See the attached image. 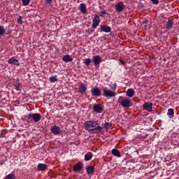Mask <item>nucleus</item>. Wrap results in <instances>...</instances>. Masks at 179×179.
<instances>
[{
  "label": "nucleus",
  "mask_w": 179,
  "mask_h": 179,
  "mask_svg": "<svg viewBox=\"0 0 179 179\" xmlns=\"http://www.w3.org/2000/svg\"><path fill=\"white\" fill-rule=\"evenodd\" d=\"M85 129L92 134H100L103 127L99 126L97 121L89 120L84 123Z\"/></svg>",
  "instance_id": "1"
},
{
  "label": "nucleus",
  "mask_w": 179,
  "mask_h": 179,
  "mask_svg": "<svg viewBox=\"0 0 179 179\" xmlns=\"http://www.w3.org/2000/svg\"><path fill=\"white\" fill-rule=\"evenodd\" d=\"M25 117L27 118V122L28 124H31L33 122L34 123H38L41 121V114L36 113H29Z\"/></svg>",
  "instance_id": "2"
},
{
  "label": "nucleus",
  "mask_w": 179,
  "mask_h": 179,
  "mask_svg": "<svg viewBox=\"0 0 179 179\" xmlns=\"http://www.w3.org/2000/svg\"><path fill=\"white\" fill-rule=\"evenodd\" d=\"M118 102L123 108H129L132 106V103L131 102L129 98L120 96L118 98Z\"/></svg>",
  "instance_id": "3"
},
{
  "label": "nucleus",
  "mask_w": 179,
  "mask_h": 179,
  "mask_svg": "<svg viewBox=\"0 0 179 179\" xmlns=\"http://www.w3.org/2000/svg\"><path fill=\"white\" fill-rule=\"evenodd\" d=\"M92 109L96 114H101L104 111V106L102 104L94 103Z\"/></svg>",
  "instance_id": "4"
},
{
  "label": "nucleus",
  "mask_w": 179,
  "mask_h": 179,
  "mask_svg": "<svg viewBox=\"0 0 179 179\" xmlns=\"http://www.w3.org/2000/svg\"><path fill=\"white\" fill-rule=\"evenodd\" d=\"M103 96L105 97H115V92L111 91L110 90L106 89V87L103 88Z\"/></svg>",
  "instance_id": "5"
},
{
  "label": "nucleus",
  "mask_w": 179,
  "mask_h": 179,
  "mask_svg": "<svg viewBox=\"0 0 179 179\" xmlns=\"http://www.w3.org/2000/svg\"><path fill=\"white\" fill-rule=\"evenodd\" d=\"M50 131L55 136H58L62 133L60 127L56 125L51 127Z\"/></svg>",
  "instance_id": "6"
},
{
  "label": "nucleus",
  "mask_w": 179,
  "mask_h": 179,
  "mask_svg": "<svg viewBox=\"0 0 179 179\" xmlns=\"http://www.w3.org/2000/svg\"><path fill=\"white\" fill-rule=\"evenodd\" d=\"M83 169V164L81 162H78L73 166V171L75 173H80Z\"/></svg>",
  "instance_id": "7"
},
{
  "label": "nucleus",
  "mask_w": 179,
  "mask_h": 179,
  "mask_svg": "<svg viewBox=\"0 0 179 179\" xmlns=\"http://www.w3.org/2000/svg\"><path fill=\"white\" fill-rule=\"evenodd\" d=\"M92 27L94 29H96V27H98V25L99 24V23L101 22L99 16L98 15H96L94 18L92 19Z\"/></svg>",
  "instance_id": "8"
},
{
  "label": "nucleus",
  "mask_w": 179,
  "mask_h": 179,
  "mask_svg": "<svg viewBox=\"0 0 179 179\" xmlns=\"http://www.w3.org/2000/svg\"><path fill=\"white\" fill-rule=\"evenodd\" d=\"M9 65H15V66H20V63L15 57H12L8 60Z\"/></svg>",
  "instance_id": "9"
},
{
  "label": "nucleus",
  "mask_w": 179,
  "mask_h": 179,
  "mask_svg": "<svg viewBox=\"0 0 179 179\" xmlns=\"http://www.w3.org/2000/svg\"><path fill=\"white\" fill-rule=\"evenodd\" d=\"M125 6L122 1L116 3L115 6V9L117 13H121L124 10Z\"/></svg>",
  "instance_id": "10"
},
{
  "label": "nucleus",
  "mask_w": 179,
  "mask_h": 179,
  "mask_svg": "<svg viewBox=\"0 0 179 179\" xmlns=\"http://www.w3.org/2000/svg\"><path fill=\"white\" fill-rule=\"evenodd\" d=\"M91 93L92 96H94V97H99L101 94V90L98 87L92 88L91 90Z\"/></svg>",
  "instance_id": "11"
},
{
  "label": "nucleus",
  "mask_w": 179,
  "mask_h": 179,
  "mask_svg": "<svg viewBox=\"0 0 179 179\" xmlns=\"http://www.w3.org/2000/svg\"><path fill=\"white\" fill-rule=\"evenodd\" d=\"M152 106L153 104L152 103H148V102H145L143 105V110H146L149 113H151L152 111Z\"/></svg>",
  "instance_id": "12"
},
{
  "label": "nucleus",
  "mask_w": 179,
  "mask_h": 179,
  "mask_svg": "<svg viewBox=\"0 0 179 179\" xmlns=\"http://www.w3.org/2000/svg\"><path fill=\"white\" fill-rule=\"evenodd\" d=\"M87 90V85L81 83L78 87V90L80 94H85V93H86Z\"/></svg>",
  "instance_id": "13"
},
{
  "label": "nucleus",
  "mask_w": 179,
  "mask_h": 179,
  "mask_svg": "<svg viewBox=\"0 0 179 179\" xmlns=\"http://www.w3.org/2000/svg\"><path fill=\"white\" fill-rule=\"evenodd\" d=\"M101 62H102V60L99 55L93 56V63L94 66H98Z\"/></svg>",
  "instance_id": "14"
},
{
  "label": "nucleus",
  "mask_w": 179,
  "mask_h": 179,
  "mask_svg": "<svg viewBox=\"0 0 179 179\" xmlns=\"http://www.w3.org/2000/svg\"><path fill=\"white\" fill-rule=\"evenodd\" d=\"M86 171L88 176L94 175V166H86Z\"/></svg>",
  "instance_id": "15"
},
{
  "label": "nucleus",
  "mask_w": 179,
  "mask_h": 179,
  "mask_svg": "<svg viewBox=\"0 0 179 179\" xmlns=\"http://www.w3.org/2000/svg\"><path fill=\"white\" fill-rule=\"evenodd\" d=\"M20 86H22L20 80L19 78H17V80L14 83V87L15 90H17V92L22 90V89H20Z\"/></svg>",
  "instance_id": "16"
},
{
  "label": "nucleus",
  "mask_w": 179,
  "mask_h": 179,
  "mask_svg": "<svg viewBox=\"0 0 179 179\" xmlns=\"http://www.w3.org/2000/svg\"><path fill=\"white\" fill-rule=\"evenodd\" d=\"M79 10L83 15H85L87 13L86 5L83 3H80Z\"/></svg>",
  "instance_id": "17"
},
{
  "label": "nucleus",
  "mask_w": 179,
  "mask_h": 179,
  "mask_svg": "<svg viewBox=\"0 0 179 179\" xmlns=\"http://www.w3.org/2000/svg\"><path fill=\"white\" fill-rule=\"evenodd\" d=\"M48 169V166L45 164H38V171H45Z\"/></svg>",
  "instance_id": "18"
},
{
  "label": "nucleus",
  "mask_w": 179,
  "mask_h": 179,
  "mask_svg": "<svg viewBox=\"0 0 179 179\" xmlns=\"http://www.w3.org/2000/svg\"><path fill=\"white\" fill-rule=\"evenodd\" d=\"M100 29L106 33L110 32L111 28L106 24L101 26Z\"/></svg>",
  "instance_id": "19"
},
{
  "label": "nucleus",
  "mask_w": 179,
  "mask_h": 179,
  "mask_svg": "<svg viewBox=\"0 0 179 179\" xmlns=\"http://www.w3.org/2000/svg\"><path fill=\"white\" fill-rule=\"evenodd\" d=\"M111 152L113 156L118 158L121 157V153L117 149H115V148L113 149Z\"/></svg>",
  "instance_id": "20"
},
{
  "label": "nucleus",
  "mask_w": 179,
  "mask_h": 179,
  "mask_svg": "<svg viewBox=\"0 0 179 179\" xmlns=\"http://www.w3.org/2000/svg\"><path fill=\"white\" fill-rule=\"evenodd\" d=\"M92 157H93L92 152H87L85 155V162L90 161Z\"/></svg>",
  "instance_id": "21"
},
{
  "label": "nucleus",
  "mask_w": 179,
  "mask_h": 179,
  "mask_svg": "<svg viewBox=\"0 0 179 179\" xmlns=\"http://www.w3.org/2000/svg\"><path fill=\"white\" fill-rule=\"evenodd\" d=\"M62 61H64V62H72L73 58H71L69 55H66L62 57Z\"/></svg>",
  "instance_id": "22"
},
{
  "label": "nucleus",
  "mask_w": 179,
  "mask_h": 179,
  "mask_svg": "<svg viewBox=\"0 0 179 179\" xmlns=\"http://www.w3.org/2000/svg\"><path fill=\"white\" fill-rule=\"evenodd\" d=\"M126 94L127 97H133L135 94V91L133 89H128Z\"/></svg>",
  "instance_id": "23"
},
{
  "label": "nucleus",
  "mask_w": 179,
  "mask_h": 179,
  "mask_svg": "<svg viewBox=\"0 0 179 179\" xmlns=\"http://www.w3.org/2000/svg\"><path fill=\"white\" fill-rule=\"evenodd\" d=\"M167 116L169 117V119H173L174 116V110L173 108H169L168 110Z\"/></svg>",
  "instance_id": "24"
},
{
  "label": "nucleus",
  "mask_w": 179,
  "mask_h": 179,
  "mask_svg": "<svg viewBox=\"0 0 179 179\" xmlns=\"http://www.w3.org/2000/svg\"><path fill=\"white\" fill-rule=\"evenodd\" d=\"M4 179H16V176L15 175V172H11L8 175L4 177Z\"/></svg>",
  "instance_id": "25"
},
{
  "label": "nucleus",
  "mask_w": 179,
  "mask_h": 179,
  "mask_svg": "<svg viewBox=\"0 0 179 179\" xmlns=\"http://www.w3.org/2000/svg\"><path fill=\"white\" fill-rule=\"evenodd\" d=\"M83 64H85L86 66H90V65L92 64V59L90 58H86L84 59Z\"/></svg>",
  "instance_id": "26"
},
{
  "label": "nucleus",
  "mask_w": 179,
  "mask_h": 179,
  "mask_svg": "<svg viewBox=\"0 0 179 179\" xmlns=\"http://www.w3.org/2000/svg\"><path fill=\"white\" fill-rule=\"evenodd\" d=\"M102 127L106 129V130H108L112 127V123L106 122L102 125Z\"/></svg>",
  "instance_id": "27"
},
{
  "label": "nucleus",
  "mask_w": 179,
  "mask_h": 179,
  "mask_svg": "<svg viewBox=\"0 0 179 179\" xmlns=\"http://www.w3.org/2000/svg\"><path fill=\"white\" fill-rule=\"evenodd\" d=\"M57 80L58 78L57 76H53L50 78V82H51V83H55V82H57Z\"/></svg>",
  "instance_id": "28"
},
{
  "label": "nucleus",
  "mask_w": 179,
  "mask_h": 179,
  "mask_svg": "<svg viewBox=\"0 0 179 179\" xmlns=\"http://www.w3.org/2000/svg\"><path fill=\"white\" fill-rule=\"evenodd\" d=\"M12 32V29H10V26H8L6 27L5 29V34L6 35H9Z\"/></svg>",
  "instance_id": "29"
},
{
  "label": "nucleus",
  "mask_w": 179,
  "mask_h": 179,
  "mask_svg": "<svg viewBox=\"0 0 179 179\" xmlns=\"http://www.w3.org/2000/svg\"><path fill=\"white\" fill-rule=\"evenodd\" d=\"M5 35V27L3 26H0V36Z\"/></svg>",
  "instance_id": "30"
},
{
  "label": "nucleus",
  "mask_w": 179,
  "mask_h": 179,
  "mask_svg": "<svg viewBox=\"0 0 179 179\" xmlns=\"http://www.w3.org/2000/svg\"><path fill=\"white\" fill-rule=\"evenodd\" d=\"M173 23L171 21H169L166 25V27L167 29H171V28L173 27Z\"/></svg>",
  "instance_id": "31"
},
{
  "label": "nucleus",
  "mask_w": 179,
  "mask_h": 179,
  "mask_svg": "<svg viewBox=\"0 0 179 179\" xmlns=\"http://www.w3.org/2000/svg\"><path fill=\"white\" fill-rule=\"evenodd\" d=\"M31 0H22V5L24 6H28L30 3Z\"/></svg>",
  "instance_id": "32"
},
{
  "label": "nucleus",
  "mask_w": 179,
  "mask_h": 179,
  "mask_svg": "<svg viewBox=\"0 0 179 179\" xmlns=\"http://www.w3.org/2000/svg\"><path fill=\"white\" fill-rule=\"evenodd\" d=\"M99 17H103L106 15V10H102L101 12L98 13Z\"/></svg>",
  "instance_id": "33"
},
{
  "label": "nucleus",
  "mask_w": 179,
  "mask_h": 179,
  "mask_svg": "<svg viewBox=\"0 0 179 179\" xmlns=\"http://www.w3.org/2000/svg\"><path fill=\"white\" fill-rule=\"evenodd\" d=\"M110 87L111 90H114V91L116 90L117 83L110 84Z\"/></svg>",
  "instance_id": "34"
},
{
  "label": "nucleus",
  "mask_w": 179,
  "mask_h": 179,
  "mask_svg": "<svg viewBox=\"0 0 179 179\" xmlns=\"http://www.w3.org/2000/svg\"><path fill=\"white\" fill-rule=\"evenodd\" d=\"M23 17L22 16H19V17L17 18V23L18 24H23Z\"/></svg>",
  "instance_id": "35"
},
{
  "label": "nucleus",
  "mask_w": 179,
  "mask_h": 179,
  "mask_svg": "<svg viewBox=\"0 0 179 179\" xmlns=\"http://www.w3.org/2000/svg\"><path fill=\"white\" fill-rule=\"evenodd\" d=\"M152 3L155 5H157L159 3V0H151Z\"/></svg>",
  "instance_id": "36"
},
{
  "label": "nucleus",
  "mask_w": 179,
  "mask_h": 179,
  "mask_svg": "<svg viewBox=\"0 0 179 179\" xmlns=\"http://www.w3.org/2000/svg\"><path fill=\"white\" fill-rule=\"evenodd\" d=\"M45 3L47 4H51L52 3V0H45Z\"/></svg>",
  "instance_id": "37"
},
{
  "label": "nucleus",
  "mask_w": 179,
  "mask_h": 179,
  "mask_svg": "<svg viewBox=\"0 0 179 179\" xmlns=\"http://www.w3.org/2000/svg\"><path fill=\"white\" fill-rule=\"evenodd\" d=\"M120 65H125V62H123L122 60L120 59V62H119Z\"/></svg>",
  "instance_id": "38"
},
{
  "label": "nucleus",
  "mask_w": 179,
  "mask_h": 179,
  "mask_svg": "<svg viewBox=\"0 0 179 179\" xmlns=\"http://www.w3.org/2000/svg\"><path fill=\"white\" fill-rule=\"evenodd\" d=\"M94 29H91V32H94Z\"/></svg>",
  "instance_id": "39"
},
{
  "label": "nucleus",
  "mask_w": 179,
  "mask_h": 179,
  "mask_svg": "<svg viewBox=\"0 0 179 179\" xmlns=\"http://www.w3.org/2000/svg\"><path fill=\"white\" fill-rule=\"evenodd\" d=\"M110 1H113L114 0H110Z\"/></svg>",
  "instance_id": "40"
},
{
  "label": "nucleus",
  "mask_w": 179,
  "mask_h": 179,
  "mask_svg": "<svg viewBox=\"0 0 179 179\" xmlns=\"http://www.w3.org/2000/svg\"><path fill=\"white\" fill-rule=\"evenodd\" d=\"M158 179H159V178H158Z\"/></svg>",
  "instance_id": "41"
}]
</instances>
